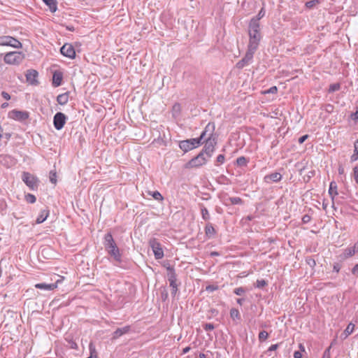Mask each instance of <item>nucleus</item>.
Wrapping results in <instances>:
<instances>
[{
    "label": "nucleus",
    "mask_w": 358,
    "mask_h": 358,
    "mask_svg": "<svg viewBox=\"0 0 358 358\" xmlns=\"http://www.w3.org/2000/svg\"><path fill=\"white\" fill-rule=\"evenodd\" d=\"M214 123L209 122L201 134V138H203V141H205V145L201 152H203L208 158L211 157L217 143L216 137L214 135Z\"/></svg>",
    "instance_id": "f257e3e1"
},
{
    "label": "nucleus",
    "mask_w": 358,
    "mask_h": 358,
    "mask_svg": "<svg viewBox=\"0 0 358 358\" xmlns=\"http://www.w3.org/2000/svg\"><path fill=\"white\" fill-rule=\"evenodd\" d=\"M248 34L250 38L248 48L252 50H257L262 38L258 19H251L248 27Z\"/></svg>",
    "instance_id": "f03ea898"
},
{
    "label": "nucleus",
    "mask_w": 358,
    "mask_h": 358,
    "mask_svg": "<svg viewBox=\"0 0 358 358\" xmlns=\"http://www.w3.org/2000/svg\"><path fill=\"white\" fill-rule=\"evenodd\" d=\"M104 246L108 254H110L116 261L120 262L121 255L120 250L114 241L110 234H107L104 237Z\"/></svg>",
    "instance_id": "7ed1b4c3"
},
{
    "label": "nucleus",
    "mask_w": 358,
    "mask_h": 358,
    "mask_svg": "<svg viewBox=\"0 0 358 358\" xmlns=\"http://www.w3.org/2000/svg\"><path fill=\"white\" fill-rule=\"evenodd\" d=\"M24 59L23 55L20 52H10L4 56V61L6 64H17Z\"/></svg>",
    "instance_id": "20e7f679"
},
{
    "label": "nucleus",
    "mask_w": 358,
    "mask_h": 358,
    "mask_svg": "<svg viewBox=\"0 0 358 358\" xmlns=\"http://www.w3.org/2000/svg\"><path fill=\"white\" fill-rule=\"evenodd\" d=\"M203 152H201L196 157L192 159L185 166L187 169L199 167L205 164L207 162V158L205 157Z\"/></svg>",
    "instance_id": "39448f33"
},
{
    "label": "nucleus",
    "mask_w": 358,
    "mask_h": 358,
    "mask_svg": "<svg viewBox=\"0 0 358 358\" xmlns=\"http://www.w3.org/2000/svg\"><path fill=\"white\" fill-rule=\"evenodd\" d=\"M149 245L152 248L155 257L157 259H160L164 257V252L161 248L160 243L155 238L150 239Z\"/></svg>",
    "instance_id": "423d86ee"
},
{
    "label": "nucleus",
    "mask_w": 358,
    "mask_h": 358,
    "mask_svg": "<svg viewBox=\"0 0 358 358\" xmlns=\"http://www.w3.org/2000/svg\"><path fill=\"white\" fill-rule=\"evenodd\" d=\"M22 179L23 182L31 189H35L38 186L37 178L28 172H24L22 173Z\"/></svg>",
    "instance_id": "0eeeda50"
},
{
    "label": "nucleus",
    "mask_w": 358,
    "mask_h": 358,
    "mask_svg": "<svg viewBox=\"0 0 358 358\" xmlns=\"http://www.w3.org/2000/svg\"><path fill=\"white\" fill-rule=\"evenodd\" d=\"M0 45L11 46L15 48H19L22 46L21 43L18 40L10 36L0 37Z\"/></svg>",
    "instance_id": "6e6552de"
},
{
    "label": "nucleus",
    "mask_w": 358,
    "mask_h": 358,
    "mask_svg": "<svg viewBox=\"0 0 358 358\" xmlns=\"http://www.w3.org/2000/svg\"><path fill=\"white\" fill-rule=\"evenodd\" d=\"M256 50H252L248 48L247 52L244 57L236 64L238 69H243L245 66L248 65L252 60L253 56Z\"/></svg>",
    "instance_id": "1a4fd4ad"
},
{
    "label": "nucleus",
    "mask_w": 358,
    "mask_h": 358,
    "mask_svg": "<svg viewBox=\"0 0 358 358\" xmlns=\"http://www.w3.org/2000/svg\"><path fill=\"white\" fill-rule=\"evenodd\" d=\"M66 116L64 113L61 112L57 113L53 118V124L55 128L57 130L62 129L66 123Z\"/></svg>",
    "instance_id": "9d476101"
},
{
    "label": "nucleus",
    "mask_w": 358,
    "mask_h": 358,
    "mask_svg": "<svg viewBox=\"0 0 358 358\" xmlns=\"http://www.w3.org/2000/svg\"><path fill=\"white\" fill-rule=\"evenodd\" d=\"M61 53L69 58L73 59L76 57V51L70 43H65L60 49Z\"/></svg>",
    "instance_id": "9b49d317"
},
{
    "label": "nucleus",
    "mask_w": 358,
    "mask_h": 358,
    "mask_svg": "<svg viewBox=\"0 0 358 358\" xmlns=\"http://www.w3.org/2000/svg\"><path fill=\"white\" fill-rule=\"evenodd\" d=\"M9 117L15 120L24 121L29 117V114L25 111H20L17 110H13L10 112Z\"/></svg>",
    "instance_id": "f8f14e48"
},
{
    "label": "nucleus",
    "mask_w": 358,
    "mask_h": 358,
    "mask_svg": "<svg viewBox=\"0 0 358 358\" xmlns=\"http://www.w3.org/2000/svg\"><path fill=\"white\" fill-rule=\"evenodd\" d=\"M63 277H59V279L57 280L55 283L47 284V283H37L35 285V287L43 290H53L57 287L58 283L63 280Z\"/></svg>",
    "instance_id": "ddd939ff"
},
{
    "label": "nucleus",
    "mask_w": 358,
    "mask_h": 358,
    "mask_svg": "<svg viewBox=\"0 0 358 358\" xmlns=\"http://www.w3.org/2000/svg\"><path fill=\"white\" fill-rule=\"evenodd\" d=\"M37 77L38 72L34 69L28 70L26 73L27 81L31 85H36L38 83V81L36 80Z\"/></svg>",
    "instance_id": "4468645a"
},
{
    "label": "nucleus",
    "mask_w": 358,
    "mask_h": 358,
    "mask_svg": "<svg viewBox=\"0 0 358 358\" xmlns=\"http://www.w3.org/2000/svg\"><path fill=\"white\" fill-rule=\"evenodd\" d=\"M129 330H130L129 326H125L122 328H119L114 331L113 338L117 339L119 337H120L121 336L128 333L129 331Z\"/></svg>",
    "instance_id": "2eb2a0df"
},
{
    "label": "nucleus",
    "mask_w": 358,
    "mask_h": 358,
    "mask_svg": "<svg viewBox=\"0 0 358 358\" xmlns=\"http://www.w3.org/2000/svg\"><path fill=\"white\" fill-rule=\"evenodd\" d=\"M179 147L185 152H187L193 149V145H191L189 140L182 141L180 142Z\"/></svg>",
    "instance_id": "dca6fc26"
},
{
    "label": "nucleus",
    "mask_w": 358,
    "mask_h": 358,
    "mask_svg": "<svg viewBox=\"0 0 358 358\" xmlns=\"http://www.w3.org/2000/svg\"><path fill=\"white\" fill-rule=\"evenodd\" d=\"M62 74L60 72H55L52 76V84L55 87H58L62 84Z\"/></svg>",
    "instance_id": "f3484780"
},
{
    "label": "nucleus",
    "mask_w": 358,
    "mask_h": 358,
    "mask_svg": "<svg viewBox=\"0 0 358 358\" xmlns=\"http://www.w3.org/2000/svg\"><path fill=\"white\" fill-rule=\"evenodd\" d=\"M48 215H49L48 210H46V209L42 210L40 213V215L38 216V217L36 219V223L37 224L43 223L47 219Z\"/></svg>",
    "instance_id": "a211bd4d"
},
{
    "label": "nucleus",
    "mask_w": 358,
    "mask_h": 358,
    "mask_svg": "<svg viewBox=\"0 0 358 358\" xmlns=\"http://www.w3.org/2000/svg\"><path fill=\"white\" fill-rule=\"evenodd\" d=\"M357 252L352 247H348L343 251L342 254L343 259H348L353 255H355Z\"/></svg>",
    "instance_id": "6ab92c4d"
},
{
    "label": "nucleus",
    "mask_w": 358,
    "mask_h": 358,
    "mask_svg": "<svg viewBox=\"0 0 358 358\" xmlns=\"http://www.w3.org/2000/svg\"><path fill=\"white\" fill-rule=\"evenodd\" d=\"M354 329L355 325L352 323H350L345 329V331H343V333L341 334V338L343 339H345L349 335H350L353 332Z\"/></svg>",
    "instance_id": "aec40b11"
},
{
    "label": "nucleus",
    "mask_w": 358,
    "mask_h": 358,
    "mask_svg": "<svg viewBox=\"0 0 358 358\" xmlns=\"http://www.w3.org/2000/svg\"><path fill=\"white\" fill-rule=\"evenodd\" d=\"M57 101L60 105L66 104L69 101V95L67 93L61 94L57 96Z\"/></svg>",
    "instance_id": "412c9836"
},
{
    "label": "nucleus",
    "mask_w": 358,
    "mask_h": 358,
    "mask_svg": "<svg viewBox=\"0 0 358 358\" xmlns=\"http://www.w3.org/2000/svg\"><path fill=\"white\" fill-rule=\"evenodd\" d=\"M43 1L48 6L51 12L57 10V0H43Z\"/></svg>",
    "instance_id": "4be33fe9"
},
{
    "label": "nucleus",
    "mask_w": 358,
    "mask_h": 358,
    "mask_svg": "<svg viewBox=\"0 0 358 358\" xmlns=\"http://www.w3.org/2000/svg\"><path fill=\"white\" fill-rule=\"evenodd\" d=\"M329 194L331 196L332 199L334 200V196L338 194L337 192V185L335 182H331L330 183V187L329 189Z\"/></svg>",
    "instance_id": "5701e85b"
},
{
    "label": "nucleus",
    "mask_w": 358,
    "mask_h": 358,
    "mask_svg": "<svg viewBox=\"0 0 358 358\" xmlns=\"http://www.w3.org/2000/svg\"><path fill=\"white\" fill-rule=\"evenodd\" d=\"M281 178H282V176L279 173H271V175L266 176L265 177L266 180L270 179L271 180H272L273 182H278L281 180Z\"/></svg>",
    "instance_id": "b1692460"
},
{
    "label": "nucleus",
    "mask_w": 358,
    "mask_h": 358,
    "mask_svg": "<svg viewBox=\"0 0 358 358\" xmlns=\"http://www.w3.org/2000/svg\"><path fill=\"white\" fill-rule=\"evenodd\" d=\"M201 213L202 218L204 220H208L210 219V215H209L208 210L203 206H201Z\"/></svg>",
    "instance_id": "393cba45"
},
{
    "label": "nucleus",
    "mask_w": 358,
    "mask_h": 358,
    "mask_svg": "<svg viewBox=\"0 0 358 358\" xmlns=\"http://www.w3.org/2000/svg\"><path fill=\"white\" fill-rule=\"evenodd\" d=\"M229 201L230 202L231 204L232 205H241V204H243V201L242 199L240 198V197H237V196H235V197H229L228 199Z\"/></svg>",
    "instance_id": "a878e982"
},
{
    "label": "nucleus",
    "mask_w": 358,
    "mask_h": 358,
    "mask_svg": "<svg viewBox=\"0 0 358 358\" xmlns=\"http://www.w3.org/2000/svg\"><path fill=\"white\" fill-rule=\"evenodd\" d=\"M188 140L189 141H190L191 145H193V148H194L201 143V141L203 140V138H201L200 136L199 138H191Z\"/></svg>",
    "instance_id": "bb28decb"
},
{
    "label": "nucleus",
    "mask_w": 358,
    "mask_h": 358,
    "mask_svg": "<svg viewBox=\"0 0 358 358\" xmlns=\"http://www.w3.org/2000/svg\"><path fill=\"white\" fill-rule=\"evenodd\" d=\"M206 234L207 236H213L215 234V229L212 224H208L205 227Z\"/></svg>",
    "instance_id": "cd10ccee"
},
{
    "label": "nucleus",
    "mask_w": 358,
    "mask_h": 358,
    "mask_svg": "<svg viewBox=\"0 0 358 358\" xmlns=\"http://www.w3.org/2000/svg\"><path fill=\"white\" fill-rule=\"evenodd\" d=\"M170 287H171V294L175 295L178 290L175 279H170Z\"/></svg>",
    "instance_id": "c85d7f7f"
},
{
    "label": "nucleus",
    "mask_w": 358,
    "mask_h": 358,
    "mask_svg": "<svg viewBox=\"0 0 358 358\" xmlns=\"http://www.w3.org/2000/svg\"><path fill=\"white\" fill-rule=\"evenodd\" d=\"M230 316L233 320L238 319L240 317L239 312L236 308H232L230 310Z\"/></svg>",
    "instance_id": "c756f323"
},
{
    "label": "nucleus",
    "mask_w": 358,
    "mask_h": 358,
    "mask_svg": "<svg viewBox=\"0 0 358 358\" xmlns=\"http://www.w3.org/2000/svg\"><path fill=\"white\" fill-rule=\"evenodd\" d=\"M25 199H26V201L28 202V203H34L36 202V196L33 194H27L26 196H25Z\"/></svg>",
    "instance_id": "7c9ffc66"
},
{
    "label": "nucleus",
    "mask_w": 358,
    "mask_h": 358,
    "mask_svg": "<svg viewBox=\"0 0 358 358\" xmlns=\"http://www.w3.org/2000/svg\"><path fill=\"white\" fill-rule=\"evenodd\" d=\"M340 88H341V85L339 83H334L329 86V92H334L338 91Z\"/></svg>",
    "instance_id": "2f4dec72"
},
{
    "label": "nucleus",
    "mask_w": 358,
    "mask_h": 358,
    "mask_svg": "<svg viewBox=\"0 0 358 358\" xmlns=\"http://www.w3.org/2000/svg\"><path fill=\"white\" fill-rule=\"evenodd\" d=\"M152 196L157 201H162L164 199V197L158 191L153 192Z\"/></svg>",
    "instance_id": "473e14b6"
},
{
    "label": "nucleus",
    "mask_w": 358,
    "mask_h": 358,
    "mask_svg": "<svg viewBox=\"0 0 358 358\" xmlns=\"http://www.w3.org/2000/svg\"><path fill=\"white\" fill-rule=\"evenodd\" d=\"M268 336V334L266 331H262L259 334V341H265Z\"/></svg>",
    "instance_id": "72a5a7b5"
},
{
    "label": "nucleus",
    "mask_w": 358,
    "mask_h": 358,
    "mask_svg": "<svg viewBox=\"0 0 358 358\" xmlns=\"http://www.w3.org/2000/svg\"><path fill=\"white\" fill-rule=\"evenodd\" d=\"M90 356L87 358H96V350L92 343L90 344Z\"/></svg>",
    "instance_id": "f704fd0d"
},
{
    "label": "nucleus",
    "mask_w": 358,
    "mask_h": 358,
    "mask_svg": "<svg viewBox=\"0 0 358 358\" xmlns=\"http://www.w3.org/2000/svg\"><path fill=\"white\" fill-rule=\"evenodd\" d=\"M266 285V282L264 280H258L256 282V287L258 288H262Z\"/></svg>",
    "instance_id": "c9c22d12"
},
{
    "label": "nucleus",
    "mask_w": 358,
    "mask_h": 358,
    "mask_svg": "<svg viewBox=\"0 0 358 358\" xmlns=\"http://www.w3.org/2000/svg\"><path fill=\"white\" fill-rule=\"evenodd\" d=\"M318 3H319L318 0H312V1H309L306 2V6L308 8H312Z\"/></svg>",
    "instance_id": "e433bc0d"
},
{
    "label": "nucleus",
    "mask_w": 358,
    "mask_h": 358,
    "mask_svg": "<svg viewBox=\"0 0 358 358\" xmlns=\"http://www.w3.org/2000/svg\"><path fill=\"white\" fill-rule=\"evenodd\" d=\"M236 162H237V164H238V165H241V166H242V165H245V164H246V162H247L246 159H245L244 157H238V158L237 159Z\"/></svg>",
    "instance_id": "4c0bfd02"
},
{
    "label": "nucleus",
    "mask_w": 358,
    "mask_h": 358,
    "mask_svg": "<svg viewBox=\"0 0 358 358\" xmlns=\"http://www.w3.org/2000/svg\"><path fill=\"white\" fill-rule=\"evenodd\" d=\"M265 15V11L264 10V8H262L260 10V11L259 12L258 15H257V17H253L252 19H258V21L264 16Z\"/></svg>",
    "instance_id": "58836bf2"
},
{
    "label": "nucleus",
    "mask_w": 358,
    "mask_h": 358,
    "mask_svg": "<svg viewBox=\"0 0 358 358\" xmlns=\"http://www.w3.org/2000/svg\"><path fill=\"white\" fill-rule=\"evenodd\" d=\"M245 292V289L243 287H238L234 289V293L236 295H242Z\"/></svg>",
    "instance_id": "ea45409f"
},
{
    "label": "nucleus",
    "mask_w": 358,
    "mask_h": 358,
    "mask_svg": "<svg viewBox=\"0 0 358 358\" xmlns=\"http://www.w3.org/2000/svg\"><path fill=\"white\" fill-rule=\"evenodd\" d=\"M214 328H215L214 325L211 323H207L204 326V329L206 331H211V330L214 329Z\"/></svg>",
    "instance_id": "a19ab883"
},
{
    "label": "nucleus",
    "mask_w": 358,
    "mask_h": 358,
    "mask_svg": "<svg viewBox=\"0 0 358 358\" xmlns=\"http://www.w3.org/2000/svg\"><path fill=\"white\" fill-rule=\"evenodd\" d=\"M354 178L356 183L358 185V167L354 168Z\"/></svg>",
    "instance_id": "79ce46f5"
},
{
    "label": "nucleus",
    "mask_w": 358,
    "mask_h": 358,
    "mask_svg": "<svg viewBox=\"0 0 358 358\" xmlns=\"http://www.w3.org/2000/svg\"><path fill=\"white\" fill-rule=\"evenodd\" d=\"M322 358H330V347L324 351Z\"/></svg>",
    "instance_id": "37998d69"
},
{
    "label": "nucleus",
    "mask_w": 358,
    "mask_h": 358,
    "mask_svg": "<svg viewBox=\"0 0 358 358\" xmlns=\"http://www.w3.org/2000/svg\"><path fill=\"white\" fill-rule=\"evenodd\" d=\"M358 159V152H354V154L351 156L350 160L352 162H355Z\"/></svg>",
    "instance_id": "c03bdc74"
},
{
    "label": "nucleus",
    "mask_w": 358,
    "mask_h": 358,
    "mask_svg": "<svg viewBox=\"0 0 358 358\" xmlns=\"http://www.w3.org/2000/svg\"><path fill=\"white\" fill-rule=\"evenodd\" d=\"M277 87L275 86H273V87H271L270 89H268L266 93H272V94H274V93H276L277 92Z\"/></svg>",
    "instance_id": "a18cd8bd"
},
{
    "label": "nucleus",
    "mask_w": 358,
    "mask_h": 358,
    "mask_svg": "<svg viewBox=\"0 0 358 358\" xmlns=\"http://www.w3.org/2000/svg\"><path fill=\"white\" fill-rule=\"evenodd\" d=\"M224 161V156L223 155H219L217 157V162L220 163V164H222Z\"/></svg>",
    "instance_id": "49530a36"
},
{
    "label": "nucleus",
    "mask_w": 358,
    "mask_h": 358,
    "mask_svg": "<svg viewBox=\"0 0 358 358\" xmlns=\"http://www.w3.org/2000/svg\"><path fill=\"white\" fill-rule=\"evenodd\" d=\"M51 176H50V180L51 181L52 183H56V179H55V177H56V173H50Z\"/></svg>",
    "instance_id": "de8ad7c7"
},
{
    "label": "nucleus",
    "mask_w": 358,
    "mask_h": 358,
    "mask_svg": "<svg viewBox=\"0 0 358 358\" xmlns=\"http://www.w3.org/2000/svg\"><path fill=\"white\" fill-rule=\"evenodd\" d=\"M308 135H304V136H302L301 137H300L299 138V143L300 144L303 143L307 138H308Z\"/></svg>",
    "instance_id": "09e8293b"
},
{
    "label": "nucleus",
    "mask_w": 358,
    "mask_h": 358,
    "mask_svg": "<svg viewBox=\"0 0 358 358\" xmlns=\"http://www.w3.org/2000/svg\"><path fill=\"white\" fill-rule=\"evenodd\" d=\"M352 273L354 275H358V264H357L352 269Z\"/></svg>",
    "instance_id": "8fccbe9b"
},
{
    "label": "nucleus",
    "mask_w": 358,
    "mask_h": 358,
    "mask_svg": "<svg viewBox=\"0 0 358 358\" xmlns=\"http://www.w3.org/2000/svg\"><path fill=\"white\" fill-rule=\"evenodd\" d=\"M278 347V344L271 345L269 347V348L268 349V352L275 350H277Z\"/></svg>",
    "instance_id": "3c124183"
},
{
    "label": "nucleus",
    "mask_w": 358,
    "mask_h": 358,
    "mask_svg": "<svg viewBox=\"0 0 358 358\" xmlns=\"http://www.w3.org/2000/svg\"><path fill=\"white\" fill-rule=\"evenodd\" d=\"M1 94L6 100H9L10 99V96L9 95V94L6 92H3Z\"/></svg>",
    "instance_id": "603ef678"
},
{
    "label": "nucleus",
    "mask_w": 358,
    "mask_h": 358,
    "mask_svg": "<svg viewBox=\"0 0 358 358\" xmlns=\"http://www.w3.org/2000/svg\"><path fill=\"white\" fill-rule=\"evenodd\" d=\"M294 358H301L302 357V355H301V353L299 351H296L294 353Z\"/></svg>",
    "instance_id": "864d4df0"
},
{
    "label": "nucleus",
    "mask_w": 358,
    "mask_h": 358,
    "mask_svg": "<svg viewBox=\"0 0 358 358\" xmlns=\"http://www.w3.org/2000/svg\"><path fill=\"white\" fill-rule=\"evenodd\" d=\"M310 216H309V215H304V216L303 217V218H302L303 222H305V223H306V222H309V221H310Z\"/></svg>",
    "instance_id": "5fc2aeb1"
},
{
    "label": "nucleus",
    "mask_w": 358,
    "mask_h": 358,
    "mask_svg": "<svg viewBox=\"0 0 358 358\" xmlns=\"http://www.w3.org/2000/svg\"><path fill=\"white\" fill-rule=\"evenodd\" d=\"M216 289H217V287H215V286H213V285H209V286H208V287H206V290H208V291H210V292L214 291V290H215Z\"/></svg>",
    "instance_id": "6e6d98bb"
},
{
    "label": "nucleus",
    "mask_w": 358,
    "mask_h": 358,
    "mask_svg": "<svg viewBox=\"0 0 358 358\" xmlns=\"http://www.w3.org/2000/svg\"><path fill=\"white\" fill-rule=\"evenodd\" d=\"M352 247L355 249L356 252H358V241Z\"/></svg>",
    "instance_id": "4d7b16f0"
},
{
    "label": "nucleus",
    "mask_w": 358,
    "mask_h": 358,
    "mask_svg": "<svg viewBox=\"0 0 358 358\" xmlns=\"http://www.w3.org/2000/svg\"><path fill=\"white\" fill-rule=\"evenodd\" d=\"M354 147H355V151L358 152V139L355 142Z\"/></svg>",
    "instance_id": "13d9d810"
},
{
    "label": "nucleus",
    "mask_w": 358,
    "mask_h": 358,
    "mask_svg": "<svg viewBox=\"0 0 358 358\" xmlns=\"http://www.w3.org/2000/svg\"><path fill=\"white\" fill-rule=\"evenodd\" d=\"M352 117L353 119L355 120H357L358 119V110L356 111L355 113H354L352 115Z\"/></svg>",
    "instance_id": "bf43d9fd"
},
{
    "label": "nucleus",
    "mask_w": 358,
    "mask_h": 358,
    "mask_svg": "<svg viewBox=\"0 0 358 358\" xmlns=\"http://www.w3.org/2000/svg\"><path fill=\"white\" fill-rule=\"evenodd\" d=\"M190 350V347H186L182 350V353L186 354Z\"/></svg>",
    "instance_id": "052dcab7"
},
{
    "label": "nucleus",
    "mask_w": 358,
    "mask_h": 358,
    "mask_svg": "<svg viewBox=\"0 0 358 358\" xmlns=\"http://www.w3.org/2000/svg\"><path fill=\"white\" fill-rule=\"evenodd\" d=\"M173 110L175 111H178V110H180V105L179 104H175L173 106Z\"/></svg>",
    "instance_id": "680f3d73"
},
{
    "label": "nucleus",
    "mask_w": 358,
    "mask_h": 358,
    "mask_svg": "<svg viewBox=\"0 0 358 358\" xmlns=\"http://www.w3.org/2000/svg\"><path fill=\"white\" fill-rule=\"evenodd\" d=\"M308 264H309L310 265H311V266H312V265H313V266H314V265H315V260H313V259H310V260L308 261Z\"/></svg>",
    "instance_id": "e2e57ef3"
},
{
    "label": "nucleus",
    "mask_w": 358,
    "mask_h": 358,
    "mask_svg": "<svg viewBox=\"0 0 358 358\" xmlns=\"http://www.w3.org/2000/svg\"><path fill=\"white\" fill-rule=\"evenodd\" d=\"M339 269H340V268H339V267H338V265H335V266H334V270L335 271L338 272V271H339Z\"/></svg>",
    "instance_id": "0e129e2a"
},
{
    "label": "nucleus",
    "mask_w": 358,
    "mask_h": 358,
    "mask_svg": "<svg viewBox=\"0 0 358 358\" xmlns=\"http://www.w3.org/2000/svg\"><path fill=\"white\" fill-rule=\"evenodd\" d=\"M243 301V299H237V303H239V304H242Z\"/></svg>",
    "instance_id": "69168bd1"
},
{
    "label": "nucleus",
    "mask_w": 358,
    "mask_h": 358,
    "mask_svg": "<svg viewBox=\"0 0 358 358\" xmlns=\"http://www.w3.org/2000/svg\"><path fill=\"white\" fill-rule=\"evenodd\" d=\"M343 171H344V170H343V168H339L338 172H339L340 174H342L343 173Z\"/></svg>",
    "instance_id": "338daca9"
},
{
    "label": "nucleus",
    "mask_w": 358,
    "mask_h": 358,
    "mask_svg": "<svg viewBox=\"0 0 358 358\" xmlns=\"http://www.w3.org/2000/svg\"><path fill=\"white\" fill-rule=\"evenodd\" d=\"M199 358H206V355L203 353L199 355Z\"/></svg>",
    "instance_id": "774afa93"
}]
</instances>
